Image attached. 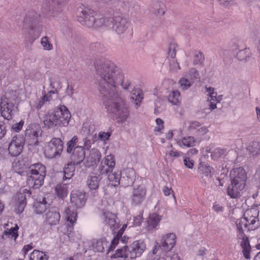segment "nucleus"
Here are the masks:
<instances>
[{
  "instance_id": "obj_1",
  "label": "nucleus",
  "mask_w": 260,
  "mask_h": 260,
  "mask_svg": "<svg viewBox=\"0 0 260 260\" xmlns=\"http://www.w3.org/2000/svg\"><path fill=\"white\" fill-rule=\"evenodd\" d=\"M94 66L99 90L107 113L119 122H125L129 115V108L120 96L119 86L128 90L132 86L131 81L125 79L123 71L108 59H97Z\"/></svg>"
},
{
  "instance_id": "obj_2",
  "label": "nucleus",
  "mask_w": 260,
  "mask_h": 260,
  "mask_svg": "<svg viewBox=\"0 0 260 260\" xmlns=\"http://www.w3.org/2000/svg\"><path fill=\"white\" fill-rule=\"evenodd\" d=\"M70 201L72 205L66 211V226L67 232L71 233L73 230V226L77 220V215L74 210L82 208L84 206L87 201L86 194L83 191L73 190L71 193Z\"/></svg>"
},
{
  "instance_id": "obj_3",
  "label": "nucleus",
  "mask_w": 260,
  "mask_h": 260,
  "mask_svg": "<svg viewBox=\"0 0 260 260\" xmlns=\"http://www.w3.org/2000/svg\"><path fill=\"white\" fill-rule=\"evenodd\" d=\"M230 184L227 188V193L232 198H238L241 191L245 186L247 175L243 168L233 169L230 172Z\"/></svg>"
},
{
  "instance_id": "obj_4",
  "label": "nucleus",
  "mask_w": 260,
  "mask_h": 260,
  "mask_svg": "<svg viewBox=\"0 0 260 260\" xmlns=\"http://www.w3.org/2000/svg\"><path fill=\"white\" fill-rule=\"evenodd\" d=\"M40 15L36 12H28L24 19V27L26 29L29 27L28 30L25 31L24 38L28 43H32L38 38L41 33L42 29L37 24L39 22Z\"/></svg>"
},
{
  "instance_id": "obj_5",
  "label": "nucleus",
  "mask_w": 260,
  "mask_h": 260,
  "mask_svg": "<svg viewBox=\"0 0 260 260\" xmlns=\"http://www.w3.org/2000/svg\"><path fill=\"white\" fill-rule=\"evenodd\" d=\"M46 173V167L42 164L38 162L30 165L29 168L27 184L30 187L34 189L39 188L44 183Z\"/></svg>"
},
{
  "instance_id": "obj_6",
  "label": "nucleus",
  "mask_w": 260,
  "mask_h": 260,
  "mask_svg": "<svg viewBox=\"0 0 260 260\" xmlns=\"http://www.w3.org/2000/svg\"><path fill=\"white\" fill-rule=\"evenodd\" d=\"M236 225L237 229V240L240 243L242 248V252L246 259H249L251 246L250 245L248 238L245 235L243 230V226L248 229L247 223L243 216L236 221Z\"/></svg>"
},
{
  "instance_id": "obj_7",
  "label": "nucleus",
  "mask_w": 260,
  "mask_h": 260,
  "mask_svg": "<svg viewBox=\"0 0 260 260\" xmlns=\"http://www.w3.org/2000/svg\"><path fill=\"white\" fill-rule=\"evenodd\" d=\"M94 14L95 13L93 11L85 7L84 6H80L78 7L76 12L78 21L82 25L87 27H92L94 26Z\"/></svg>"
},
{
  "instance_id": "obj_8",
  "label": "nucleus",
  "mask_w": 260,
  "mask_h": 260,
  "mask_svg": "<svg viewBox=\"0 0 260 260\" xmlns=\"http://www.w3.org/2000/svg\"><path fill=\"white\" fill-rule=\"evenodd\" d=\"M63 143L60 138H53L46 146L45 154L49 158L59 156L63 150Z\"/></svg>"
},
{
  "instance_id": "obj_9",
  "label": "nucleus",
  "mask_w": 260,
  "mask_h": 260,
  "mask_svg": "<svg viewBox=\"0 0 260 260\" xmlns=\"http://www.w3.org/2000/svg\"><path fill=\"white\" fill-rule=\"evenodd\" d=\"M42 130L39 124L36 123L30 124L25 131L24 141H26L30 146L38 145L39 143L38 138Z\"/></svg>"
},
{
  "instance_id": "obj_10",
  "label": "nucleus",
  "mask_w": 260,
  "mask_h": 260,
  "mask_svg": "<svg viewBox=\"0 0 260 260\" xmlns=\"http://www.w3.org/2000/svg\"><path fill=\"white\" fill-rule=\"evenodd\" d=\"M0 110L1 115L8 120L13 118L15 113L17 111V107L5 95L1 98Z\"/></svg>"
},
{
  "instance_id": "obj_11",
  "label": "nucleus",
  "mask_w": 260,
  "mask_h": 260,
  "mask_svg": "<svg viewBox=\"0 0 260 260\" xmlns=\"http://www.w3.org/2000/svg\"><path fill=\"white\" fill-rule=\"evenodd\" d=\"M111 27L118 34L124 33L128 28L129 22L127 19L120 14H115L110 17Z\"/></svg>"
},
{
  "instance_id": "obj_12",
  "label": "nucleus",
  "mask_w": 260,
  "mask_h": 260,
  "mask_svg": "<svg viewBox=\"0 0 260 260\" xmlns=\"http://www.w3.org/2000/svg\"><path fill=\"white\" fill-rule=\"evenodd\" d=\"M69 0H51L49 2L44 0L42 4V9L46 12H51L53 16L60 14L63 7Z\"/></svg>"
},
{
  "instance_id": "obj_13",
  "label": "nucleus",
  "mask_w": 260,
  "mask_h": 260,
  "mask_svg": "<svg viewBox=\"0 0 260 260\" xmlns=\"http://www.w3.org/2000/svg\"><path fill=\"white\" fill-rule=\"evenodd\" d=\"M147 193V189L144 185L135 186L131 194V204L133 206L141 205L145 200Z\"/></svg>"
},
{
  "instance_id": "obj_14",
  "label": "nucleus",
  "mask_w": 260,
  "mask_h": 260,
  "mask_svg": "<svg viewBox=\"0 0 260 260\" xmlns=\"http://www.w3.org/2000/svg\"><path fill=\"white\" fill-rule=\"evenodd\" d=\"M54 113L58 115L56 120L58 126H67L68 125L71 115L65 106H60L54 110Z\"/></svg>"
},
{
  "instance_id": "obj_15",
  "label": "nucleus",
  "mask_w": 260,
  "mask_h": 260,
  "mask_svg": "<svg viewBox=\"0 0 260 260\" xmlns=\"http://www.w3.org/2000/svg\"><path fill=\"white\" fill-rule=\"evenodd\" d=\"M24 140L20 135L14 136L8 147L9 153L12 156L19 155L22 151Z\"/></svg>"
},
{
  "instance_id": "obj_16",
  "label": "nucleus",
  "mask_w": 260,
  "mask_h": 260,
  "mask_svg": "<svg viewBox=\"0 0 260 260\" xmlns=\"http://www.w3.org/2000/svg\"><path fill=\"white\" fill-rule=\"evenodd\" d=\"M258 213L255 209H250L246 210L244 216L246 220L248 231H252L259 226V221L257 219Z\"/></svg>"
},
{
  "instance_id": "obj_17",
  "label": "nucleus",
  "mask_w": 260,
  "mask_h": 260,
  "mask_svg": "<svg viewBox=\"0 0 260 260\" xmlns=\"http://www.w3.org/2000/svg\"><path fill=\"white\" fill-rule=\"evenodd\" d=\"M115 166L114 156L110 154L106 156L102 160L98 170L101 175H108L113 171Z\"/></svg>"
},
{
  "instance_id": "obj_18",
  "label": "nucleus",
  "mask_w": 260,
  "mask_h": 260,
  "mask_svg": "<svg viewBox=\"0 0 260 260\" xmlns=\"http://www.w3.org/2000/svg\"><path fill=\"white\" fill-rule=\"evenodd\" d=\"M146 246L143 242L136 241L129 246L128 250L129 251V257L132 259L140 256L145 250Z\"/></svg>"
},
{
  "instance_id": "obj_19",
  "label": "nucleus",
  "mask_w": 260,
  "mask_h": 260,
  "mask_svg": "<svg viewBox=\"0 0 260 260\" xmlns=\"http://www.w3.org/2000/svg\"><path fill=\"white\" fill-rule=\"evenodd\" d=\"M60 215L57 208L52 207L46 213V221L51 225H56L59 223Z\"/></svg>"
},
{
  "instance_id": "obj_20",
  "label": "nucleus",
  "mask_w": 260,
  "mask_h": 260,
  "mask_svg": "<svg viewBox=\"0 0 260 260\" xmlns=\"http://www.w3.org/2000/svg\"><path fill=\"white\" fill-rule=\"evenodd\" d=\"M175 239L176 235L174 234H168L162 237L161 244L159 245V247L165 251H169L175 244Z\"/></svg>"
},
{
  "instance_id": "obj_21",
  "label": "nucleus",
  "mask_w": 260,
  "mask_h": 260,
  "mask_svg": "<svg viewBox=\"0 0 260 260\" xmlns=\"http://www.w3.org/2000/svg\"><path fill=\"white\" fill-rule=\"evenodd\" d=\"M101 157V153L96 148H92L90 150L89 154L87 157L84 164L86 167L93 166L100 161Z\"/></svg>"
},
{
  "instance_id": "obj_22",
  "label": "nucleus",
  "mask_w": 260,
  "mask_h": 260,
  "mask_svg": "<svg viewBox=\"0 0 260 260\" xmlns=\"http://www.w3.org/2000/svg\"><path fill=\"white\" fill-rule=\"evenodd\" d=\"M31 193L29 190L25 189L23 193H20L17 195L18 203L15 209L17 214H21L26 206V197H30Z\"/></svg>"
},
{
  "instance_id": "obj_23",
  "label": "nucleus",
  "mask_w": 260,
  "mask_h": 260,
  "mask_svg": "<svg viewBox=\"0 0 260 260\" xmlns=\"http://www.w3.org/2000/svg\"><path fill=\"white\" fill-rule=\"evenodd\" d=\"M200 174H202V182L205 185H209L211 183L212 175L211 173V168L205 164H200L199 167Z\"/></svg>"
},
{
  "instance_id": "obj_24",
  "label": "nucleus",
  "mask_w": 260,
  "mask_h": 260,
  "mask_svg": "<svg viewBox=\"0 0 260 260\" xmlns=\"http://www.w3.org/2000/svg\"><path fill=\"white\" fill-rule=\"evenodd\" d=\"M34 212L38 214H42L48 209H49V204L47 203L45 198H39L34 203L33 205Z\"/></svg>"
},
{
  "instance_id": "obj_25",
  "label": "nucleus",
  "mask_w": 260,
  "mask_h": 260,
  "mask_svg": "<svg viewBox=\"0 0 260 260\" xmlns=\"http://www.w3.org/2000/svg\"><path fill=\"white\" fill-rule=\"evenodd\" d=\"M73 162L76 164V165H80L85 158V151L83 146H78L76 147L72 156Z\"/></svg>"
},
{
  "instance_id": "obj_26",
  "label": "nucleus",
  "mask_w": 260,
  "mask_h": 260,
  "mask_svg": "<svg viewBox=\"0 0 260 260\" xmlns=\"http://www.w3.org/2000/svg\"><path fill=\"white\" fill-rule=\"evenodd\" d=\"M57 114L55 115L54 112H47L44 117L43 123L44 126L47 129L52 128L55 126H58L56 117Z\"/></svg>"
},
{
  "instance_id": "obj_27",
  "label": "nucleus",
  "mask_w": 260,
  "mask_h": 260,
  "mask_svg": "<svg viewBox=\"0 0 260 260\" xmlns=\"http://www.w3.org/2000/svg\"><path fill=\"white\" fill-rule=\"evenodd\" d=\"M135 172L134 169L132 168L127 169L124 174L121 177V183L124 185L128 186L133 184L135 181Z\"/></svg>"
},
{
  "instance_id": "obj_28",
  "label": "nucleus",
  "mask_w": 260,
  "mask_h": 260,
  "mask_svg": "<svg viewBox=\"0 0 260 260\" xmlns=\"http://www.w3.org/2000/svg\"><path fill=\"white\" fill-rule=\"evenodd\" d=\"M103 215L105 217V223L108 224L113 232L119 227V223L117 221L116 217L114 214L107 212L104 213Z\"/></svg>"
},
{
  "instance_id": "obj_29",
  "label": "nucleus",
  "mask_w": 260,
  "mask_h": 260,
  "mask_svg": "<svg viewBox=\"0 0 260 260\" xmlns=\"http://www.w3.org/2000/svg\"><path fill=\"white\" fill-rule=\"evenodd\" d=\"M101 179L100 175L92 173L87 178L86 183L88 187L92 190H95L99 186L100 181Z\"/></svg>"
},
{
  "instance_id": "obj_30",
  "label": "nucleus",
  "mask_w": 260,
  "mask_h": 260,
  "mask_svg": "<svg viewBox=\"0 0 260 260\" xmlns=\"http://www.w3.org/2000/svg\"><path fill=\"white\" fill-rule=\"evenodd\" d=\"M76 164L71 162L65 166L63 169L64 176L63 179L66 180L71 179L74 176L75 171V165Z\"/></svg>"
},
{
  "instance_id": "obj_31",
  "label": "nucleus",
  "mask_w": 260,
  "mask_h": 260,
  "mask_svg": "<svg viewBox=\"0 0 260 260\" xmlns=\"http://www.w3.org/2000/svg\"><path fill=\"white\" fill-rule=\"evenodd\" d=\"M18 230V226L17 225H16L15 227L11 228L10 229H7L4 232L2 236V238L4 240H6L7 239H13V240L15 241L18 236L17 232Z\"/></svg>"
},
{
  "instance_id": "obj_32",
  "label": "nucleus",
  "mask_w": 260,
  "mask_h": 260,
  "mask_svg": "<svg viewBox=\"0 0 260 260\" xmlns=\"http://www.w3.org/2000/svg\"><path fill=\"white\" fill-rule=\"evenodd\" d=\"M143 99V93L141 90L138 88L132 91V95L131 96V100L132 102H135L136 108L140 107Z\"/></svg>"
},
{
  "instance_id": "obj_33",
  "label": "nucleus",
  "mask_w": 260,
  "mask_h": 260,
  "mask_svg": "<svg viewBox=\"0 0 260 260\" xmlns=\"http://www.w3.org/2000/svg\"><path fill=\"white\" fill-rule=\"evenodd\" d=\"M55 193L58 198L64 199L68 193V185L66 183L58 184L55 187Z\"/></svg>"
},
{
  "instance_id": "obj_34",
  "label": "nucleus",
  "mask_w": 260,
  "mask_h": 260,
  "mask_svg": "<svg viewBox=\"0 0 260 260\" xmlns=\"http://www.w3.org/2000/svg\"><path fill=\"white\" fill-rule=\"evenodd\" d=\"M94 26L92 27L98 28L102 26L110 27L111 26V22H110V17H95L94 21Z\"/></svg>"
},
{
  "instance_id": "obj_35",
  "label": "nucleus",
  "mask_w": 260,
  "mask_h": 260,
  "mask_svg": "<svg viewBox=\"0 0 260 260\" xmlns=\"http://www.w3.org/2000/svg\"><path fill=\"white\" fill-rule=\"evenodd\" d=\"M118 3L119 4H121L122 7L128 11L135 9L137 10L139 8V6L134 0H120Z\"/></svg>"
},
{
  "instance_id": "obj_36",
  "label": "nucleus",
  "mask_w": 260,
  "mask_h": 260,
  "mask_svg": "<svg viewBox=\"0 0 260 260\" xmlns=\"http://www.w3.org/2000/svg\"><path fill=\"white\" fill-rule=\"evenodd\" d=\"M105 246L108 248L109 244L105 238L97 240L96 242L93 244V249L96 252H103Z\"/></svg>"
},
{
  "instance_id": "obj_37",
  "label": "nucleus",
  "mask_w": 260,
  "mask_h": 260,
  "mask_svg": "<svg viewBox=\"0 0 260 260\" xmlns=\"http://www.w3.org/2000/svg\"><path fill=\"white\" fill-rule=\"evenodd\" d=\"M49 256L45 252L34 250L29 256V260H48Z\"/></svg>"
},
{
  "instance_id": "obj_38",
  "label": "nucleus",
  "mask_w": 260,
  "mask_h": 260,
  "mask_svg": "<svg viewBox=\"0 0 260 260\" xmlns=\"http://www.w3.org/2000/svg\"><path fill=\"white\" fill-rule=\"evenodd\" d=\"M128 247L124 246L121 248L117 249L115 253L112 256V258L123 257L127 258L129 257V251L128 250Z\"/></svg>"
},
{
  "instance_id": "obj_39",
  "label": "nucleus",
  "mask_w": 260,
  "mask_h": 260,
  "mask_svg": "<svg viewBox=\"0 0 260 260\" xmlns=\"http://www.w3.org/2000/svg\"><path fill=\"white\" fill-rule=\"evenodd\" d=\"M160 220L159 215L156 213H153L150 215L148 220V227L150 230L155 229L158 224Z\"/></svg>"
},
{
  "instance_id": "obj_40",
  "label": "nucleus",
  "mask_w": 260,
  "mask_h": 260,
  "mask_svg": "<svg viewBox=\"0 0 260 260\" xmlns=\"http://www.w3.org/2000/svg\"><path fill=\"white\" fill-rule=\"evenodd\" d=\"M108 179L112 186L118 185L121 181L120 174L117 173H109L108 175Z\"/></svg>"
},
{
  "instance_id": "obj_41",
  "label": "nucleus",
  "mask_w": 260,
  "mask_h": 260,
  "mask_svg": "<svg viewBox=\"0 0 260 260\" xmlns=\"http://www.w3.org/2000/svg\"><path fill=\"white\" fill-rule=\"evenodd\" d=\"M91 125H84L82 127V131L84 132L87 131V133L88 134V137L83 139L84 141V148L85 147L86 149L88 150L91 147V140H90V128Z\"/></svg>"
},
{
  "instance_id": "obj_42",
  "label": "nucleus",
  "mask_w": 260,
  "mask_h": 260,
  "mask_svg": "<svg viewBox=\"0 0 260 260\" xmlns=\"http://www.w3.org/2000/svg\"><path fill=\"white\" fill-rule=\"evenodd\" d=\"M247 149L253 155H256L260 151V143L253 141L247 146Z\"/></svg>"
},
{
  "instance_id": "obj_43",
  "label": "nucleus",
  "mask_w": 260,
  "mask_h": 260,
  "mask_svg": "<svg viewBox=\"0 0 260 260\" xmlns=\"http://www.w3.org/2000/svg\"><path fill=\"white\" fill-rule=\"evenodd\" d=\"M168 101L173 105H177L180 101V92L177 90H173L168 95Z\"/></svg>"
},
{
  "instance_id": "obj_44",
  "label": "nucleus",
  "mask_w": 260,
  "mask_h": 260,
  "mask_svg": "<svg viewBox=\"0 0 260 260\" xmlns=\"http://www.w3.org/2000/svg\"><path fill=\"white\" fill-rule=\"evenodd\" d=\"M251 53L249 49L245 48L240 50L237 53V57L240 61H243L247 60L250 57Z\"/></svg>"
},
{
  "instance_id": "obj_45",
  "label": "nucleus",
  "mask_w": 260,
  "mask_h": 260,
  "mask_svg": "<svg viewBox=\"0 0 260 260\" xmlns=\"http://www.w3.org/2000/svg\"><path fill=\"white\" fill-rule=\"evenodd\" d=\"M185 76L187 77L190 81H193V83L195 80L200 79L198 71L194 68L190 69L189 71L186 73Z\"/></svg>"
},
{
  "instance_id": "obj_46",
  "label": "nucleus",
  "mask_w": 260,
  "mask_h": 260,
  "mask_svg": "<svg viewBox=\"0 0 260 260\" xmlns=\"http://www.w3.org/2000/svg\"><path fill=\"white\" fill-rule=\"evenodd\" d=\"M179 84L181 89L184 90L187 89L192 85L193 81H190L187 77L184 76L179 81Z\"/></svg>"
},
{
  "instance_id": "obj_47",
  "label": "nucleus",
  "mask_w": 260,
  "mask_h": 260,
  "mask_svg": "<svg viewBox=\"0 0 260 260\" xmlns=\"http://www.w3.org/2000/svg\"><path fill=\"white\" fill-rule=\"evenodd\" d=\"M78 137L74 136L71 140H70L67 144V152L68 153H71L74 151L75 146L78 142Z\"/></svg>"
},
{
  "instance_id": "obj_48",
  "label": "nucleus",
  "mask_w": 260,
  "mask_h": 260,
  "mask_svg": "<svg viewBox=\"0 0 260 260\" xmlns=\"http://www.w3.org/2000/svg\"><path fill=\"white\" fill-rule=\"evenodd\" d=\"M49 85L52 89L57 90V89L61 88V82L58 77L54 76L49 78Z\"/></svg>"
},
{
  "instance_id": "obj_49",
  "label": "nucleus",
  "mask_w": 260,
  "mask_h": 260,
  "mask_svg": "<svg viewBox=\"0 0 260 260\" xmlns=\"http://www.w3.org/2000/svg\"><path fill=\"white\" fill-rule=\"evenodd\" d=\"M178 45L175 43H171L168 48V58L171 57L172 59H175L176 57L177 48Z\"/></svg>"
},
{
  "instance_id": "obj_50",
  "label": "nucleus",
  "mask_w": 260,
  "mask_h": 260,
  "mask_svg": "<svg viewBox=\"0 0 260 260\" xmlns=\"http://www.w3.org/2000/svg\"><path fill=\"white\" fill-rule=\"evenodd\" d=\"M156 11L154 12L157 16H161L164 15L166 11V7L162 3H157L155 4Z\"/></svg>"
},
{
  "instance_id": "obj_51",
  "label": "nucleus",
  "mask_w": 260,
  "mask_h": 260,
  "mask_svg": "<svg viewBox=\"0 0 260 260\" xmlns=\"http://www.w3.org/2000/svg\"><path fill=\"white\" fill-rule=\"evenodd\" d=\"M204 56L203 53L199 51L196 53L193 57V62L194 64H202L204 61Z\"/></svg>"
},
{
  "instance_id": "obj_52",
  "label": "nucleus",
  "mask_w": 260,
  "mask_h": 260,
  "mask_svg": "<svg viewBox=\"0 0 260 260\" xmlns=\"http://www.w3.org/2000/svg\"><path fill=\"white\" fill-rule=\"evenodd\" d=\"M41 44L45 50H51L53 49V45L49 41L47 37H44L41 39Z\"/></svg>"
},
{
  "instance_id": "obj_53",
  "label": "nucleus",
  "mask_w": 260,
  "mask_h": 260,
  "mask_svg": "<svg viewBox=\"0 0 260 260\" xmlns=\"http://www.w3.org/2000/svg\"><path fill=\"white\" fill-rule=\"evenodd\" d=\"M195 140L193 137H184L182 140V144L184 146L187 147H192L194 145Z\"/></svg>"
},
{
  "instance_id": "obj_54",
  "label": "nucleus",
  "mask_w": 260,
  "mask_h": 260,
  "mask_svg": "<svg viewBox=\"0 0 260 260\" xmlns=\"http://www.w3.org/2000/svg\"><path fill=\"white\" fill-rule=\"evenodd\" d=\"M224 153V150L222 149L216 148L211 152V156L214 160H217Z\"/></svg>"
},
{
  "instance_id": "obj_55",
  "label": "nucleus",
  "mask_w": 260,
  "mask_h": 260,
  "mask_svg": "<svg viewBox=\"0 0 260 260\" xmlns=\"http://www.w3.org/2000/svg\"><path fill=\"white\" fill-rule=\"evenodd\" d=\"M120 237H117V236L115 235L114 238L111 241V244L109 245L107 249V253H109L111 250H113L118 244L119 241L120 240Z\"/></svg>"
},
{
  "instance_id": "obj_56",
  "label": "nucleus",
  "mask_w": 260,
  "mask_h": 260,
  "mask_svg": "<svg viewBox=\"0 0 260 260\" xmlns=\"http://www.w3.org/2000/svg\"><path fill=\"white\" fill-rule=\"evenodd\" d=\"M155 121L157 126L155 127L154 131L161 132L164 128V121L161 119L157 118Z\"/></svg>"
},
{
  "instance_id": "obj_57",
  "label": "nucleus",
  "mask_w": 260,
  "mask_h": 260,
  "mask_svg": "<svg viewBox=\"0 0 260 260\" xmlns=\"http://www.w3.org/2000/svg\"><path fill=\"white\" fill-rule=\"evenodd\" d=\"M49 101V99H47V95H44L43 97L36 103L35 107L37 109H40L42 108L43 105L45 104V102Z\"/></svg>"
},
{
  "instance_id": "obj_58",
  "label": "nucleus",
  "mask_w": 260,
  "mask_h": 260,
  "mask_svg": "<svg viewBox=\"0 0 260 260\" xmlns=\"http://www.w3.org/2000/svg\"><path fill=\"white\" fill-rule=\"evenodd\" d=\"M7 133L6 126L4 121H0V139L3 138Z\"/></svg>"
},
{
  "instance_id": "obj_59",
  "label": "nucleus",
  "mask_w": 260,
  "mask_h": 260,
  "mask_svg": "<svg viewBox=\"0 0 260 260\" xmlns=\"http://www.w3.org/2000/svg\"><path fill=\"white\" fill-rule=\"evenodd\" d=\"M24 124V121L21 120L18 123L13 124L12 126V128L16 132H19L22 128Z\"/></svg>"
},
{
  "instance_id": "obj_60",
  "label": "nucleus",
  "mask_w": 260,
  "mask_h": 260,
  "mask_svg": "<svg viewBox=\"0 0 260 260\" xmlns=\"http://www.w3.org/2000/svg\"><path fill=\"white\" fill-rule=\"evenodd\" d=\"M253 179L255 184L260 188V169L256 171Z\"/></svg>"
},
{
  "instance_id": "obj_61",
  "label": "nucleus",
  "mask_w": 260,
  "mask_h": 260,
  "mask_svg": "<svg viewBox=\"0 0 260 260\" xmlns=\"http://www.w3.org/2000/svg\"><path fill=\"white\" fill-rule=\"evenodd\" d=\"M200 123L197 121H193L191 122L189 126V131H196L200 127Z\"/></svg>"
},
{
  "instance_id": "obj_62",
  "label": "nucleus",
  "mask_w": 260,
  "mask_h": 260,
  "mask_svg": "<svg viewBox=\"0 0 260 260\" xmlns=\"http://www.w3.org/2000/svg\"><path fill=\"white\" fill-rule=\"evenodd\" d=\"M170 69L173 71H177L180 69L179 64L175 59H172V63L170 64Z\"/></svg>"
},
{
  "instance_id": "obj_63",
  "label": "nucleus",
  "mask_w": 260,
  "mask_h": 260,
  "mask_svg": "<svg viewBox=\"0 0 260 260\" xmlns=\"http://www.w3.org/2000/svg\"><path fill=\"white\" fill-rule=\"evenodd\" d=\"M111 136L109 132H100L99 134V138L102 141H106L109 139Z\"/></svg>"
},
{
  "instance_id": "obj_64",
  "label": "nucleus",
  "mask_w": 260,
  "mask_h": 260,
  "mask_svg": "<svg viewBox=\"0 0 260 260\" xmlns=\"http://www.w3.org/2000/svg\"><path fill=\"white\" fill-rule=\"evenodd\" d=\"M184 165L189 169H192L194 166L193 161L189 157H186L184 159Z\"/></svg>"
}]
</instances>
